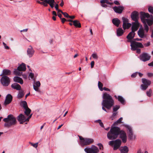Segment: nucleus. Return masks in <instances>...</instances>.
<instances>
[{"mask_svg": "<svg viewBox=\"0 0 153 153\" xmlns=\"http://www.w3.org/2000/svg\"><path fill=\"white\" fill-rule=\"evenodd\" d=\"M120 135V137L122 139L123 143L126 142L127 136L125 132L123 130H120V128L117 127H113L111 128L110 131L107 133L108 138L110 140H113L117 138Z\"/></svg>", "mask_w": 153, "mask_h": 153, "instance_id": "obj_1", "label": "nucleus"}, {"mask_svg": "<svg viewBox=\"0 0 153 153\" xmlns=\"http://www.w3.org/2000/svg\"><path fill=\"white\" fill-rule=\"evenodd\" d=\"M140 17L141 21L144 24V29L146 32H147L149 30V28L147 25L149 26L152 25L153 23V16L152 15H150L148 13H145L141 12L140 13Z\"/></svg>", "mask_w": 153, "mask_h": 153, "instance_id": "obj_2", "label": "nucleus"}, {"mask_svg": "<svg viewBox=\"0 0 153 153\" xmlns=\"http://www.w3.org/2000/svg\"><path fill=\"white\" fill-rule=\"evenodd\" d=\"M102 98L103 100L102 102V105L108 109H110L114 104V101L111 96L105 93L103 94Z\"/></svg>", "mask_w": 153, "mask_h": 153, "instance_id": "obj_3", "label": "nucleus"}, {"mask_svg": "<svg viewBox=\"0 0 153 153\" xmlns=\"http://www.w3.org/2000/svg\"><path fill=\"white\" fill-rule=\"evenodd\" d=\"M3 120L5 123L4 125V126L8 128L15 125L16 123V118L11 114L8 115L7 117L4 119Z\"/></svg>", "mask_w": 153, "mask_h": 153, "instance_id": "obj_4", "label": "nucleus"}, {"mask_svg": "<svg viewBox=\"0 0 153 153\" xmlns=\"http://www.w3.org/2000/svg\"><path fill=\"white\" fill-rule=\"evenodd\" d=\"M80 140V144L82 146L86 145H89L94 142L93 139L88 138H83L82 137L78 135Z\"/></svg>", "mask_w": 153, "mask_h": 153, "instance_id": "obj_5", "label": "nucleus"}, {"mask_svg": "<svg viewBox=\"0 0 153 153\" xmlns=\"http://www.w3.org/2000/svg\"><path fill=\"white\" fill-rule=\"evenodd\" d=\"M129 41L131 43L130 46H131V50L132 51H134L137 48H143L144 47L141 43L136 42L134 41Z\"/></svg>", "mask_w": 153, "mask_h": 153, "instance_id": "obj_6", "label": "nucleus"}, {"mask_svg": "<svg viewBox=\"0 0 153 153\" xmlns=\"http://www.w3.org/2000/svg\"><path fill=\"white\" fill-rule=\"evenodd\" d=\"M32 114H30L27 118H26L25 116L22 114H20L17 117V119L20 122V124H22L26 121H28L29 119L31 118Z\"/></svg>", "mask_w": 153, "mask_h": 153, "instance_id": "obj_7", "label": "nucleus"}, {"mask_svg": "<svg viewBox=\"0 0 153 153\" xmlns=\"http://www.w3.org/2000/svg\"><path fill=\"white\" fill-rule=\"evenodd\" d=\"M0 82L2 85L7 86L10 83V79L7 76H3L0 79Z\"/></svg>", "mask_w": 153, "mask_h": 153, "instance_id": "obj_8", "label": "nucleus"}, {"mask_svg": "<svg viewBox=\"0 0 153 153\" xmlns=\"http://www.w3.org/2000/svg\"><path fill=\"white\" fill-rule=\"evenodd\" d=\"M151 58V56L148 53L143 52L141 54L139 57V58L140 60L145 62L149 60Z\"/></svg>", "mask_w": 153, "mask_h": 153, "instance_id": "obj_9", "label": "nucleus"}, {"mask_svg": "<svg viewBox=\"0 0 153 153\" xmlns=\"http://www.w3.org/2000/svg\"><path fill=\"white\" fill-rule=\"evenodd\" d=\"M125 127L127 128L129 131L128 136L130 139H134L135 137L133 135V133L131 127L128 125H125Z\"/></svg>", "mask_w": 153, "mask_h": 153, "instance_id": "obj_10", "label": "nucleus"}, {"mask_svg": "<svg viewBox=\"0 0 153 153\" xmlns=\"http://www.w3.org/2000/svg\"><path fill=\"white\" fill-rule=\"evenodd\" d=\"M12 96L10 94H8L6 97V99L4 102V104L5 105L9 104L12 102Z\"/></svg>", "mask_w": 153, "mask_h": 153, "instance_id": "obj_11", "label": "nucleus"}, {"mask_svg": "<svg viewBox=\"0 0 153 153\" xmlns=\"http://www.w3.org/2000/svg\"><path fill=\"white\" fill-rule=\"evenodd\" d=\"M131 17L132 19L135 22H138L139 14L138 12L136 11L132 12L131 14Z\"/></svg>", "mask_w": 153, "mask_h": 153, "instance_id": "obj_12", "label": "nucleus"}, {"mask_svg": "<svg viewBox=\"0 0 153 153\" xmlns=\"http://www.w3.org/2000/svg\"><path fill=\"white\" fill-rule=\"evenodd\" d=\"M114 143L113 149L114 150H116L118 149L121 146V141L120 140L118 139L115 140Z\"/></svg>", "mask_w": 153, "mask_h": 153, "instance_id": "obj_13", "label": "nucleus"}, {"mask_svg": "<svg viewBox=\"0 0 153 153\" xmlns=\"http://www.w3.org/2000/svg\"><path fill=\"white\" fill-rule=\"evenodd\" d=\"M113 9L116 13L120 14L122 13L124 7L122 6H115L113 7Z\"/></svg>", "mask_w": 153, "mask_h": 153, "instance_id": "obj_14", "label": "nucleus"}, {"mask_svg": "<svg viewBox=\"0 0 153 153\" xmlns=\"http://www.w3.org/2000/svg\"><path fill=\"white\" fill-rule=\"evenodd\" d=\"M34 51L31 46H30L27 48V54L29 57H32L33 55Z\"/></svg>", "mask_w": 153, "mask_h": 153, "instance_id": "obj_15", "label": "nucleus"}, {"mask_svg": "<svg viewBox=\"0 0 153 153\" xmlns=\"http://www.w3.org/2000/svg\"><path fill=\"white\" fill-rule=\"evenodd\" d=\"M135 35V32L134 31H131L128 34L126 37V38L128 39V42H130L129 41H133L131 39L134 38Z\"/></svg>", "mask_w": 153, "mask_h": 153, "instance_id": "obj_16", "label": "nucleus"}, {"mask_svg": "<svg viewBox=\"0 0 153 153\" xmlns=\"http://www.w3.org/2000/svg\"><path fill=\"white\" fill-rule=\"evenodd\" d=\"M40 83L39 81H38L35 82L34 83V85H33V87L34 89L36 91L40 92V91L39 90V87L40 86Z\"/></svg>", "mask_w": 153, "mask_h": 153, "instance_id": "obj_17", "label": "nucleus"}, {"mask_svg": "<svg viewBox=\"0 0 153 153\" xmlns=\"http://www.w3.org/2000/svg\"><path fill=\"white\" fill-rule=\"evenodd\" d=\"M139 26L138 22H135L132 23V25L131 27V31H136Z\"/></svg>", "mask_w": 153, "mask_h": 153, "instance_id": "obj_18", "label": "nucleus"}, {"mask_svg": "<svg viewBox=\"0 0 153 153\" xmlns=\"http://www.w3.org/2000/svg\"><path fill=\"white\" fill-rule=\"evenodd\" d=\"M138 35L141 38H143L146 36H145L143 29L142 28H140L137 32Z\"/></svg>", "mask_w": 153, "mask_h": 153, "instance_id": "obj_19", "label": "nucleus"}, {"mask_svg": "<svg viewBox=\"0 0 153 153\" xmlns=\"http://www.w3.org/2000/svg\"><path fill=\"white\" fill-rule=\"evenodd\" d=\"M14 82H17L21 84L23 83V81L22 79L20 77L17 76H15L13 78Z\"/></svg>", "mask_w": 153, "mask_h": 153, "instance_id": "obj_20", "label": "nucleus"}, {"mask_svg": "<svg viewBox=\"0 0 153 153\" xmlns=\"http://www.w3.org/2000/svg\"><path fill=\"white\" fill-rule=\"evenodd\" d=\"M11 88L17 90H20L21 89L20 85L16 83H14L11 85Z\"/></svg>", "mask_w": 153, "mask_h": 153, "instance_id": "obj_21", "label": "nucleus"}, {"mask_svg": "<svg viewBox=\"0 0 153 153\" xmlns=\"http://www.w3.org/2000/svg\"><path fill=\"white\" fill-rule=\"evenodd\" d=\"M11 74V71L8 69H4L3 70L2 73L0 76H7Z\"/></svg>", "mask_w": 153, "mask_h": 153, "instance_id": "obj_22", "label": "nucleus"}, {"mask_svg": "<svg viewBox=\"0 0 153 153\" xmlns=\"http://www.w3.org/2000/svg\"><path fill=\"white\" fill-rule=\"evenodd\" d=\"M142 81L143 84L147 86L149 85L151 83V81L145 78L142 79Z\"/></svg>", "mask_w": 153, "mask_h": 153, "instance_id": "obj_23", "label": "nucleus"}, {"mask_svg": "<svg viewBox=\"0 0 153 153\" xmlns=\"http://www.w3.org/2000/svg\"><path fill=\"white\" fill-rule=\"evenodd\" d=\"M112 22L115 26L118 27L120 23V21L118 19L116 18L112 19Z\"/></svg>", "mask_w": 153, "mask_h": 153, "instance_id": "obj_24", "label": "nucleus"}, {"mask_svg": "<svg viewBox=\"0 0 153 153\" xmlns=\"http://www.w3.org/2000/svg\"><path fill=\"white\" fill-rule=\"evenodd\" d=\"M122 148L120 149L121 153H128V147L126 146L122 147Z\"/></svg>", "mask_w": 153, "mask_h": 153, "instance_id": "obj_25", "label": "nucleus"}, {"mask_svg": "<svg viewBox=\"0 0 153 153\" xmlns=\"http://www.w3.org/2000/svg\"><path fill=\"white\" fill-rule=\"evenodd\" d=\"M18 69L21 71H25L26 70V65L24 63H22L18 67Z\"/></svg>", "mask_w": 153, "mask_h": 153, "instance_id": "obj_26", "label": "nucleus"}, {"mask_svg": "<svg viewBox=\"0 0 153 153\" xmlns=\"http://www.w3.org/2000/svg\"><path fill=\"white\" fill-rule=\"evenodd\" d=\"M20 70H19V69H14V73L16 75L21 76L22 73V72Z\"/></svg>", "mask_w": 153, "mask_h": 153, "instance_id": "obj_27", "label": "nucleus"}, {"mask_svg": "<svg viewBox=\"0 0 153 153\" xmlns=\"http://www.w3.org/2000/svg\"><path fill=\"white\" fill-rule=\"evenodd\" d=\"M114 97L117 99L122 104H124L125 102V100L121 96H119L117 97L116 96H114Z\"/></svg>", "mask_w": 153, "mask_h": 153, "instance_id": "obj_28", "label": "nucleus"}, {"mask_svg": "<svg viewBox=\"0 0 153 153\" xmlns=\"http://www.w3.org/2000/svg\"><path fill=\"white\" fill-rule=\"evenodd\" d=\"M122 19L123 22V28L124 30H125L126 29L125 25L128 22V19L124 17H123Z\"/></svg>", "mask_w": 153, "mask_h": 153, "instance_id": "obj_29", "label": "nucleus"}, {"mask_svg": "<svg viewBox=\"0 0 153 153\" xmlns=\"http://www.w3.org/2000/svg\"><path fill=\"white\" fill-rule=\"evenodd\" d=\"M124 33V31L122 28H118L117 31V36H120L123 34Z\"/></svg>", "mask_w": 153, "mask_h": 153, "instance_id": "obj_30", "label": "nucleus"}, {"mask_svg": "<svg viewBox=\"0 0 153 153\" xmlns=\"http://www.w3.org/2000/svg\"><path fill=\"white\" fill-rule=\"evenodd\" d=\"M25 94L24 92L22 90L20 91L17 96V97L18 99H20L22 98L24 95Z\"/></svg>", "mask_w": 153, "mask_h": 153, "instance_id": "obj_31", "label": "nucleus"}, {"mask_svg": "<svg viewBox=\"0 0 153 153\" xmlns=\"http://www.w3.org/2000/svg\"><path fill=\"white\" fill-rule=\"evenodd\" d=\"M73 25L76 27H81V24L79 21L77 20H74L73 21Z\"/></svg>", "mask_w": 153, "mask_h": 153, "instance_id": "obj_32", "label": "nucleus"}, {"mask_svg": "<svg viewBox=\"0 0 153 153\" xmlns=\"http://www.w3.org/2000/svg\"><path fill=\"white\" fill-rule=\"evenodd\" d=\"M20 105L24 108L28 107L27 102L25 101H21L20 102Z\"/></svg>", "mask_w": 153, "mask_h": 153, "instance_id": "obj_33", "label": "nucleus"}, {"mask_svg": "<svg viewBox=\"0 0 153 153\" xmlns=\"http://www.w3.org/2000/svg\"><path fill=\"white\" fill-rule=\"evenodd\" d=\"M24 109L25 110L24 112L25 114L27 116H29L31 111V110L28 107Z\"/></svg>", "mask_w": 153, "mask_h": 153, "instance_id": "obj_34", "label": "nucleus"}, {"mask_svg": "<svg viewBox=\"0 0 153 153\" xmlns=\"http://www.w3.org/2000/svg\"><path fill=\"white\" fill-rule=\"evenodd\" d=\"M98 86L99 88L100 89L101 91H102L103 90L102 87H103V84H102L99 81L98 82Z\"/></svg>", "mask_w": 153, "mask_h": 153, "instance_id": "obj_35", "label": "nucleus"}, {"mask_svg": "<svg viewBox=\"0 0 153 153\" xmlns=\"http://www.w3.org/2000/svg\"><path fill=\"white\" fill-rule=\"evenodd\" d=\"M152 92V90L151 89H150L148 91H146V94L148 97H150L151 96Z\"/></svg>", "mask_w": 153, "mask_h": 153, "instance_id": "obj_36", "label": "nucleus"}, {"mask_svg": "<svg viewBox=\"0 0 153 153\" xmlns=\"http://www.w3.org/2000/svg\"><path fill=\"white\" fill-rule=\"evenodd\" d=\"M123 120V118L120 117V119H119L117 120L116 122H115L114 124V125H117L118 123H121V121Z\"/></svg>", "mask_w": 153, "mask_h": 153, "instance_id": "obj_37", "label": "nucleus"}, {"mask_svg": "<svg viewBox=\"0 0 153 153\" xmlns=\"http://www.w3.org/2000/svg\"><path fill=\"white\" fill-rule=\"evenodd\" d=\"M148 9L149 12V13H151L152 14H153V7H152L151 6H149V7Z\"/></svg>", "mask_w": 153, "mask_h": 153, "instance_id": "obj_38", "label": "nucleus"}, {"mask_svg": "<svg viewBox=\"0 0 153 153\" xmlns=\"http://www.w3.org/2000/svg\"><path fill=\"white\" fill-rule=\"evenodd\" d=\"M148 86L145 85L144 84H142L141 85V89L143 90H145L147 88Z\"/></svg>", "mask_w": 153, "mask_h": 153, "instance_id": "obj_39", "label": "nucleus"}, {"mask_svg": "<svg viewBox=\"0 0 153 153\" xmlns=\"http://www.w3.org/2000/svg\"><path fill=\"white\" fill-rule=\"evenodd\" d=\"M120 106L119 105H116L114 106L113 108L114 111L116 112L120 108Z\"/></svg>", "mask_w": 153, "mask_h": 153, "instance_id": "obj_40", "label": "nucleus"}, {"mask_svg": "<svg viewBox=\"0 0 153 153\" xmlns=\"http://www.w3.org/2000/svg\"><path fill=\"white\" fill-rule=\"evenodd\" d=\"M92 56L94 59H97L98 58V56L97 53H93L92 54Z\"/></svg>", "mask_w": 153, "mask_h": 153, "instance_id": "obj_41", "label": "nucleus"}, {"mask_svg": "<svg viewBox=\"0 0 153 153\" xmlns=\"http://www.w3.org/2000/svg\"><path fill=\"white\" fill-rule=\"evenodd\" d=\"M131 26V24L130 23H127L125 25V27L126 29H128Z\"/></svg>", "mask_w": 153, "mask_h": 153, "instance_id": "obj_42", "label": "nucleus"}, {"mask_svg": "<svg viewBox=\"0 0 153 153\" xmlns=\"http://www.w3.org/2000/svg\"><path fill=\"white\" fill-rule=\"evenodd\" d=\"M138 74V72H136L134 73H133L131 76L132 78L135 77Z\"/></svg>", "mask_w": 153, "mask_h": 153, "instance_id": "obj_43", "label": "nucleus"}, {"mask_svg": "<svg viewBox=\"0 0 153 153\" xmlns=\"http://www.w3.org/2000/svg\"><path fill=\"white\" fill-rule=\"evenodd\" d=\"M62 14L65 17L68 18L69 15L66 12H62Z\"/></svg>", "mask_w": 153, "mask_h": 153, "instance_id": "obj_44", "label": "nucleus"}, {"mask_svg": "<svg viewBox=\"0 0 153 153\" xmlns=\"http://www.w3.org/2000/svg\"><path fill=\"white\" fill-rule=\"evenodd\" d=\"M114 140H111L109 142V144L110 146H113L114 143Z\"/></svg>", "mask_w": 153, "mask_h": 153, "instance_id": "obj_45", "label": "nucleus"}, {"mask_svg": "<svg viewBox=\"0 0 153 153\" xmlns=\"http://www.w3.org/2000/svg\"><path fill=\"white\" fill-rule=\"evenodd\" d=\"M54 2H50L48 4L50 5L51 8H53V7L54 5Z\"/></svg>", "mask_w": 153, "mask_h": 153, "instance_id": "obj_46", "label": "nucleus"}, {"mask_svg": "<svg viewBox=\"0 0 153 153\" xmlns=\"http://www.w3.org/2000/svg\"><path fill=\"white\" fill-rule=\"evenodd\" d=\"M34 76V74L32 73H30L29 74V76L31 78L33 79Z\"/></svg>", "mask_w": 153, "mask_h": 153, "instance_id": "obj_47", "label": "nucleus"}, {"mask_svg": "<svg viewBox=\"0 0 153 153\" xmlns=\"http://www.w3.org/2000/svg\"><path fill=\"white\" fill-rule=\"evenodd\" d=\"M3 44L4 45V46L5 48L7 49H9V47L7 46L6 45V44L4 42H3Z\"/></svg>", "mask_w": 153, "mask_h": 153, "instance_id": "obj_48", "label": "nucleus"}, {"mask_svg": "<svg viewBox=\"0 0 153 153\" xmlns=\"http://www.w3.org/2000/svg\"><path fill=\"white\" fill-rule=\"evenodd\" d=\"M38 143H36L34 144H33L31 143V145L33 146L35 148H36L38 146Z\"/></svg>", "mask_w": 153, "mask_h": 153, "instance_id": "obj_49", "label": "nucleus"}, {"mask_svg": "<svg viewBox=\"0 0 153 153\" xmlns=\"http://www.w3.org/2000/svg\"><path fill=\"white\" fill-rule=\"evenodd\" d=\"M108 0H101L100 1V2L101 4H104L105 3H106Z\"/></svg>", "mask_w": 153, "mask_h": 153, "instance_id": "obj_50", "label": "nucleus"}, {"mask_svg": "<svg viewBox=\"0 0 153 153\" xmlns=\"http://www.w3.org/2000/svg\"><path fill=\"white\" fill-rule=\"evenodd\" d=\"M98 146H99L100 149H103V146L101 143H99L98 144Z\"/></svg>", "mask_w": 153, "mask_h": 153, "instance_id": "obj_51", "label": "nucleus"}, {"mask_svg": "<svg viewBox=\"0 0 153 153\" xmlns=\"http://www.w3.org/2000/svg\"><path fill=\"white\" fill-rule=\"evenodd\" d=\"M150 45V42H148L144 44V45L146 47L149 46Z\"/></svg>", "mask_w": 153, "mask_h": 153, "instance_id": "obj_52", "label": "nucleus"}, {"mask_svg": "<svg viewBox=\"0 0 153 153\" xmlns=\"http://www.w3.org/2000/svg\"><path fill=\"white\" fill-rule=\"evenodd\" d=\"M94 61H92L91 62V68H92L94 66Z\"/></svg>", "mask_w": 153, "mask_h": 153, "instance_id": "obj_53", "label": "nucleus"}, {"mask_svg": "<svg viewBox=\"0 0 153 153\" xmlns=\"http://www.w3.org/2000/svg\"><path fill=\"white\" fill-rule=\"evenodd\" d=\"M23 76V78L25 79H27V76L25 74H22Z\"/></svg>", "mask_w": 153, "mask_h": 153, "instance_id": "obj_54", "label": "nucleus"}, {"mask_svg": "<svg viewBox=\"0 0 153 153\" xmlns=\"http://www.w3.org/2000/svg\"><path fill=\"white\" fill-rule=\"evenodd\" d=\"M137 51V53H141V49L139 48H137V49H136Z\"/></svg>", "mask_w": 153, "mask_h": 153, "instance_id": "obj_55", "label": "nucleus"}, {"mask_svg": "<svg viewBox=\"0 0 153 153\" xmlns=\"http://www.w3.org/2000/svg\"><path fill=\"white\" fill-rule=\"evenodd\" d=\"M142 40V39H138V38H136V39H134L133 40V41H140Z\"/></svg>", "mask_w": 153, "mask_h": 153, "instance_id": "obj_56", "label": "nucleus"}, {"mask_svg": "<svg viewBox=\"0 0 153 153\" xmlns=\"http://www.w3.org/2000/svg\"><path fill=\"white\" fill-rule=\"evenodd\" d=\"M148 65L149 66L153 67V61L152 62L149 63Z\"/></svg>", "mask_w": 153, "mask_h": 153, "instance_id": "obj_57", "label": "nucleus"}, {"mask_svg": "<svg viewBox=\"0 0 153 153\" xmlns=\"http://www.w3.org/2000/svg\"><path fill=\"white\" fill-rule=\"evenodd\" d=\"M61 21L63 23H64V22L66 21V19L64 18H61Z\"/></svg>", "mask_w": 153, "mask_h": 153, "instance_id": "obj_58", "label": "nucleus"}, {"mask_svg": "<svg viewBox=\"0 0 153 153\" xmlns=\"http://www.w3.org/2000/svg\"><path fill=\"white\" fill-rule=\"evenodd\" d=\"M114 3L117 5H119L120 4L119 2L117 1H114Z\"/></svg>", "mask_w": 153, "mask_h": 153, "instance_id": "obj_59", "label": "nucleus"}, {"mask_svg": "<svg viewBox=\"0 0 153 153\" xmlns=\"http://www.w3.org/2000/svg\"><path fill=\"white\" fill-rule=\"evenodd\" d=\"M103 90H104L105 91H110V89H108V88H106V87H104L103 88Z\"/></svg>", "mask_w": 153, "mask_h": 153, "instance_id": "obj_60", "label": "nucleus"}, {"mask_svg": "<svg viewBox=\"0 0 153 153\" xmlns=\"http://www.w3.org/2000/svg\"><path fill=\"white\" fill-rule=\"evenodd\" d=\"M100 126L102 127H104V126L103 124V123L101 122L100 123H99Z\"/></svg>", "mask_w": 153, "mask_h": 153, "instance_id": "obj_61", "label": "nucleus"}, {"mask_svg": "<svg viewBox=\"0 0 153 153\" xmlns=\"http://www.w3.org/2000/svg\"><path fill=\"white\" fill-rule=\"evenodd\" d=\"M75 17L74 16H70L69 15L68 16V18H70L71 19H73L75 18Z\"/></svg>", "mask_w": 153, "mask_h": 153, "instance_id": "obj_62", "label": "nucleus"}, {"mask_svg": "<svg viewBox=\"0 0 153 153\" xmlns=\"http://www.w3.org/2000/svg\"><path fill=\"white\" fill-rule=\"evenodd\" d=\"M44 2H45L47 4H49L50 2V1L48 0H43Z\"/></svg>", "mask_w": 153, "mask_h": 153, "instance_id": "obj_63", "label": "nucleus"}, {"mask_svg": "<svg viewBox=\"0 0 153 153\" xmlns=\"http://www.w3.org/2000/svg\"><path fill=\"white\" fill-rule=\"evenodd\" d=\"M148 75L149 76H153V74L152 73H148Z\"/></svg>", "mask_w": 153, "mask_h": 153, "instance_id": "obj_64", "label": "nucleus"}]
</instances>
